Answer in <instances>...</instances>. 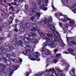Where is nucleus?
<instances>
[{
  "label": "nucleus",
  "instance_id": "nucleus-16",
  "mask_svg": "<svg viewBox=\"0 0 76 76\" xmlns=\"http://www.w3.org/2000/svg\"><path fill=\"white\" fill-rule=\"evenodd\" d=\"M37 31L38 33L39 34L40 36V37H44V36H45V35H44V34L42 32H40L39 31Z\"/></svg>",
  "mask_w": 76,
  "mask_h": 76
},
{
  "label": "nucleus",
  "instance_id": "nucleus-39",
  "mask_svg": "<svg viewBox=\"0 0 76 76\" xmlns=\"http://www.w3.org/2000/svg\"><path fill=\"white\" fill-rule=\"evenodd\" d=\"M29 38L28 37H25L24 41H29Z\"/></svg>",
  "mask_w": 76,
  "mask_h": 76
},
{
  "label": "nucleus",
  "instance_id": "nucleus-32",
  "mask_svg": "<svg viewBox=\"0 0 76 76\" xmlns=\"http://www.w3.org/2000/svg\"><path fill=\"white\" fill-rule=\"evenodd\" d=\"M30 34L31 36H33V37H35L36 36V34L34 33H33L32 32H31L30 33Z\"/></svg>",
  "mask_w": 76,
  "mask_h": 76
},
{
  "label": "nucleus",
  "instance_id": "nucleus-1",
  "mask_svg": "<svg viewBox=\"0 0 76 76\" xmlns=\"http://www.w3.org/2000/svg\"><path fill=\"white\" fill-rule=\"evenodd\" d=\"M34 56L32 57L31 60H36L39 57V56L41 54L40 53H39L38 52H35L34 53Z\"/></svg>",
  "mask_w": 76,
  "mask_h": 76
},
{
  "label": "nucleus",
  "instance_id": "nucleus-5",
  "mask_svg": "<svg viewBox=\"0 0 76 76\" xmlns=\"http://www.w3.org/2000/svg\"><path fill=\"white\" fill-rule=\"evenodd\" d=\"M45 38L46 39V42L43 43V47H45V46L47 47L48 45V43H49V42H50V39L49 38H48L47 37H45Z\"/></svg>",
  "mask_w": 76,
  "mask_h": 76
},
{
  "label": "nucleus",
  "instance_id": "nucleus-55",
  "mask_svg": "<svg viewBox=\"0 0 76 76\" xmlns=\"http://www.w3.org/2000/svg\"><path fill=\"white\" fill-rule=\"evenodd\" d=\"M10 35V34H9L7 37V38H12V37Z\"/></svg>",
  "mask_w": 76,
  "mask_h": 76
},
{
  "label": "nucleus",
  "instance_id": "nucleus-27",
  "mask_svg": "<svg viewBox=\"0 0 76 76\" xmlns=\"http://www.w3.org/2000/svg\"><path fill=\"white\" fill-rule=\"evenodd\" d=\"M69 67H70V65H67V66H66V68L64 69V71H68L69 70Z\"/></svg>",
  "mask_w": 76,
  "mask_h": 76
},
{
  "label": "nucleus",
  "instance_id": "nucleus-61",
  "mask_svg": "<svg viewBox=\"0 0 76 76\" xmlns=\"http://www.w3.org/2000/svg\"><path fill=\"white\" fill-rule=\"evenodd\" d=\"M20 39H21V40H24V37L23 36L21 37H20Z\"/></svg>",
  "mask_w": 76,
  "mask_h": 76
},
{
  "label": "nucleus",
  "instance_id": "nucleus-9",
  "mask_svg": "<svg viewBox=\"0 0 76 76\" xmlns=\"http://www.w3.org/2000/svg\"><path fill=\"white\" fill-rule=\"evenodd\" d=\"M29 10L30 12L35 13V12H37V9L35 8H32L31 9H30Z\"/></svg>",
  "mask_w": 76,
  "mask_h": 76
},
{
  "label": "nucleus",
  "instance_id": "nucleus-59",
  "mask_svg": "<svg viewBox=\"0 0 76 76\" xmlns=\"http://www.w3.org/2000/svg\"><path fill=\"white\" fill-rule=\"evenodd\" d=\"M58 61V60H57V59H55L53 61V62L54 63H56Z\"/></svg>",
  "mask_w": 76,
  "mask_h": 76
},
{
  "label": "nucleus",
  "instance_id": "nucleus-34",
  "mask_svg": "<svg viewBox=\"0 0 76 76\" xmlns=\"http://www.w3.org/2000/svg\"><path fill=\"white\" fill-rule=\"evenodd\" d=\"M69 73L71 75H74L75 72L73 71L70 70L69 72Z\"/></svg>",
  "mask_w": 76,
  "mask_h": 76
},
{
  "label": "nucleus",
  "instance_id": "nucleus-21",
  "mask_svg": "<svg viewBox=\"0 0 76 76\" xmlns=\"http://www.w3.org/2000/svg\"><path fill=\"white\" fill-rule=\"evenodd\" d=\"M6 58H0V62H2L4 63V61H5Z\"/></svg>",
  "mask_w": 76,
  "mask_h": 76
},
{
  "label": "nucleus",
  "instance_id": "nucleus-36",
  "mask_svg": "<svg viewBox=\"0 0 76 76\" xmlns=\"http://www.w3.org/2000/svg\"><path fill=\"white\" fill-rule=\"evenodd\" d=\"M47 35L49 38H51V37H54L53 34H47Z\"/></svg>",
  "mask_w": 76,
  "mask_h": 76
},
{
  "label": "nucleus",
  "instance_id": "nucleus-44",
  "mask_svg": "<svg viewBox=\"0 0 76 76\" xmlns=\"http://www.w3.org/2000/svg\"><path fill=\"white\" fill-rule=\"evenodd\" d=\"M25 6V9L26 10H28V5L27 4H26Z\"/></svg>",
  "mask_w": 76,
  "mask_h": 76
},
{
  "label": "nucleus",
  "instance_id": "nucleus-41",
  "mask_svg": "<svg viewBox=\"0 0 76 76\" xmlns=\"http://www.w3.org/2000/svg\"><path fill=\"white\" fill-rule=\"evenodd\" d=\"M69 23H71V24H73V23H75V21H74V20H72L69 21Z\"/></svg>",
  "mask_w": 76,
  "mask_h": 76
},
{
  "label": "nucleus",
  "instance_id": "nucleus-53",
  "mask_svg": "<svg viewBox=\"0 0 76 76\" xmlns=\"http://www.w3.org/2000/svg\"><path fill=\"white\" fill-rule=\"evenodd\" d=\"M65 26L67 29H68L69 28V24H66L65 25Z\"/></svg>",
  "mask_w": 76,
  "mask_h": 76
},
{
  "label": "nucleus",
  "instance_id": "nucleus-25",
  "mask_svg": "<svg viewBox=\"0 0 76 76\" xmlns=\"http://www.w3.org/2000/svg\"><path fill=\"white\" fill-rule=\"evenodd\" d=\"M24 37H32V38H33V37L32 36L27 34H26L24 35Z\"/></svg>",
  "mask_w": 76,
  "mask_h": 76
},
{
  "label": "nucleus",
  "instance_id": "nucleus-8",
  "mask_svg": "<svg viewBox=\"0 0 76 76\" xmlns=\"http://www.w3.org/2000/svg\"><path fill=\"white\" fill-rule=\"evenodd\" d=\"M26 48L27 49V51L29 52V53H32L34 51V49L32 48H31V47H26Z\"/></svg>",
  "mask_w": 76,
  "mask_h": 76
},
{
  "label": "nucleus",
  "instance_id": "nucleus-7",
  "mask_svg": "<svg viewBox=\"0 0 76 76\" xmlns=\"http://www.w3.org/2000/svg\"><path fill=\"white\" fill-rule=\"evenodd\" d=\"M0 50H1V53L2 54L6 53H7V49L3 48V46H1L0 47Z\"/></svg>",
  "mask_w": 76,
  "mask_h": 76
},
{
  "label": "nucleus",
  "instance_id": "nucleus-43",
  "mask_svg": "<svg viewBox=\"0 0 76 76\" xmlns=\"http://www.w3.org/2000/svg\"><path fill=\"white\" fill-rule=\"evenodd\" d=\"M57 74L56 73L53 72L51 76H57Z\"/></svg>",
  "mask_w": 76,
  "mask_h": 76
},
{
  "label": "nucleus",
  "instance_id": "nucleus-29",
  "mask_svg": "<svg viewBox=\"0 0 76 76\" xmlns=\"http://www.w3.org/2000/svg\"><path fill=\"white\" fill-rule=\"evenodd\" d=\"M32 5L34 7H37V5H36V3L34 2H33L32 3Z\"/></svg>",
  "mask_w": 76,
  "mask_h": 76
},
{
  "label": "nucleus",
  "instance_id": "nucleus-17",
  "mask_svg": "<svg viewBox=\"0 0 76 76\" xmlns=\"http://www.w3.org/2000/svg\"><path fill=\"white\" fill-rule=\"evenodd\" d=\"M59 42L60 43H61V45H62V47H64V45H65V44L63 43V42L62 41V39H61L59 40Z\"/></svg>",
  "mask_w": 76,
  "mask_h": 76
},
{
  "label": "nucleus",
  "instance_id": "nucleus-10",
  "mask_svg": "<svg viewBox=\"0 0 76 76\" xmlns=\"http://www.w3.org/2000/svg\"><path fill=\"white\" fill-rule=\"evenodd\" d=\"M6 68V66L4 64L0 62V70H2L4 68Z\"/></svg>",
  "mask_w": 76,
  "mask_h": 76
},
{
  "label": "nucleus",
  "instance_id": "nucleus-60",
  "mask_svg": "<svg viewBox=\"0 0 76 76\" xmlns=\"http://www.w3.org/2000/svg\"><path fill=\"white\" fill-rule=\"evenodd\" d=\"M63 53H64V54H69V53L66 51L65 52H63Z\"/></svg>",
  "mask_w": 76,
  "mask_h": 76
},
{
  "label": "nucleus",
  "instance_id": "nucleus-26",
  "mask_svg": "<svg viewBox=\"0 0 76 76\" xmlns=\"http://www.w3.org/2000/svg\"><path fill=\"white\" fill-rule=\"evenodd\" d=\"M31 41H33V43H35L37 41V40L36 39L32 38L31 39Z\"/></svg>",
  "mask_w": 76,
  "mask_h": 76
},
{
  "label": "nucleus",
  "instance_id": "nucleus-52",
  "mask_svg": "<svg viewBox=\"0 0 76 76\" xmlns=\"http://www.w3.org/2000/svg\"><path fill=\"white\" fill-rule=\"evenodd\" d=\"M53 34H54V33H53V32L49 31L48 32V34L49 35H53Z\"/></svg>",
  "mask_w": 76,
  "mask_h": 76
},
{
  "label": "nucleus",
  "instance_id": "nucleus-37",
  "mask_svg": "<svg viewBox=\"0 0 76 76\" xmlns=\"http://www.w3.org/2000/svg\"><path fill=\"white\" fill-rule=\"evenodd\" d=\"M8 71L10 72V73H13V70H12V69L11 68H9L8 69Z\"/></svg>",
  "mask_w": 76,
  "mask_h": 76
},
{
  "label": "nucleus",
  "instance_id": "nucleus-12",
  "mask_svg": "<svg viewBox=\"0 0 76 76\" xmlns=\"http://www.w3.org/2000/svg\"><path fill=\"white\" fill-rule=\"evenodd\" d=\"M48 45L50 46L51 48H54L56 47V44L53 42H51L50 44H49Z\"/></svg>",
  "mask_w": 76,
  "mask_h": 76
},
{
  "label": "nucleus",
  "instance_id": "nucleus-38",
  "mask_svg": "<svg viewBox=\"0 0 76 76\" xmlns=\"http://www.w3.org/2000/svg\"><path fill=\"white\" fill-rule=\"evenodd\" d=\"M10 20H11V21L10 23V24H11V23H12V22H13V18H12V16H10Z\"/></svg>",
  "mask_w": 76,
  "mask_h": 76
},
{
  "label": "nucleus",
  "instance_id": "nucleus-51",
  "mask_svg": "<svg viewBox=\"0 0 76 76\" xmlns=\"http://www.w3.org/2000/svg\"><path fill=\"white\" fill-rule=\"evenodd\" d=\"M45 50H46V48H45L44 47H42V51H45Z\"/></svg>",
  "mask_w": 76,
  "mask_h": 76
},
{
  "label": "nucleus",
  "instance_id": "nucleus-45",
  "mask_svg": "<svg viewBox=\"0 0 76 76\" xmlns=\"http://www.w3.org/2000/svg\"><path fill=\"white\" fill-rule=\"evenodd\" d=\"M5 39H6V37H0V41H3V40H4Z\"/></svg>",
  "mask_w": 76,
  "mask_h": 76
},
{
  "label": "nucleus",
  "instance_id": "nucleus-11",
  "mask_svg": "<svg viewBox=\"0 0 76 76\" xmlns=\"http://www.w3.org/2000/svg\"><path fill=\"white\" fill-rule=\"evenodd\" d=\"M67 51L69 52V53L71 54V53H73L75 51V49L73 48H68L67 49Z\"/></svg>",
  "mask_w": 76,
  "mask_h": 76
},
{
  "label": "nucleus",
  "instance_id": "nucleus-64",
  "mask_svg": "<svg viewBox=\"0 0 76 76\" xmlns=\"http://www.w3.org/2000/svg\"><path fill=\"white\" fill-rule=\"evenodd\" d=\"M45 3H48V0H45L44 1Z\"/></svg>",
  "mask_w": 76,
  "mask_h": 76
},
{
  "label": "nucleus",
  "instance_id": "nucleus-31",
  "mask_svg": "<svg viewBox=\"0 0 76 76\" xmlns=\"http://www.w3.org/2000/svg\"><path fill=\"white\" fill-rule=\"evenodd\" d=\"M52 40L53 42H57V39H56L54 37L52 38Z\"/></svg>",
  "mask_w": 76,
  "mask_h": 76
},
{
  "label": "nucleus",
  "instance_id": "nucleus-4",
  "mask_svg": "<svg viewBox=\"0 0 76 76\" xmlns=\"http://www.w3.org/2000/svg\"><path fill=\"white\" fill-rule=\"evenodd\" d=\"M31 27V24L29 23H26L25 25H23L22 28L25 29H27L28 28Z\"/></svg>",
  "mask_w": 76,
  "mask_h": 76
},
{
  "label": "nucleus",
  "instance_id": "nucleus-35",
  "mask_svg": "<svg viewBox=\"0 0 76 76\" xmlns=\"http://www.w3.org/2000/svg\"><path fill=\"white\" fill-rule=\"evenodd\" d=\"M2 26L4 28H6L7 27V24L6 23H4Z\"/></svg>",
  "mask_w": 76,
  "mask_h": 76
},
{
  "label": "nucleus",
  "instance_id": "nucleus-18",
  "mask_svg": "<svg viewBox=\"0 0 76 76\" xmlns=\"http://www.w3.org/2000/svg\"><path fill=\"white\" fill-rule=\"evenodd\" d=\"M13 68L14 69L13 70L15 71V70H16L18 68V66L17 65H12Z\"/></svg>",
  "mask_w": 76,
  "mask_h": 76
},
{
  "label": "nucleus",
  "instance_id": "nucleus-14",
  "mask_svg": "<svg viewBox=\"0 0 76 76\" xmlns=\"http://www.w3.org/2000/svg\"><path fill=\"white\" fill-rule=\"evenodd\" d=\"M17 44H18V45H19V47H20V45L21 46H23V42L22 40H20L18 42Z\"/></svg>",
  "mask_w": 76,
  "mask_h": 76
},
{
  "label": "nucleus",
  "instance_id": "nucleus-48",
  "mask_svg": "<svg viewBox=\"0 0 76 76\" xmlns=\"http://www.w3.org/2000/svg\"><path fill=\"white\" fill-rule=\"evenodd\" d=\"M40 7L41 8H44V7H45V6L44 4V3H43V4H42V5H40Z\"/></svg>",
  "mask_w": 76,
  "mask_h": 76
},
{
  "label": "nucleus",
  "instance_id": "nucleus-33",
  "mask_svg": "<svg viewBox=\"0 0 76 76\" xmlns=\"http://www.w3.org/2000/svg\"><path fill=\"white\" fill-rule=\"evenodd\" d=\"M8 48H10V49H11V51H12V50H13V49H14V48L13 47V46L12 45L8 46Z\"/></svg>",
  "mask_w": 76,
  "mask_h": 76
},
{
  "label": "nucleus",
  "instance_id": "nucleus-30",
  "mask_svg": "<svg viewBox=\"0 0 76 76\" xmlns=\"http://www.w3.org/2000/svg\"><path fill=\"white\" fill-rule=\"evenodd\" d=\"M37 3L39 4V5H42V4H43V3L41 2L40 1L38 0L37 1Z\"/></svg>",
  "mask_w": 76,
  "mask_h": 76
},
{
  "label": "nucleus",
  "instance_id": "nucleus-6",
  "mask_svg": "<svg viewBox=\"0 0 76 76\" xmlns=\"http://www.w3.org/2000/svg\"><path fill=\"white\" fill-rule=\"evenodd\" d=\"M4 63L6 64L7 66H10L12 64L11 62L9 60H8L6 58L5 59V60L4 61Z\"/></svg>",
  "mask_w": 76,
  "mask_h": 76
},
{
  "label": "nucleus",
  "instance_id": "nucleus-57",
  "mask_svg": "<svg viewBox=\"0 0 76 76\" xmlns=\"http://www.w3.org/2000/svg\"><path fill=\"white\" fill-rule=\"evenodd\" d=\"M47 9H48L47 7H44L43 8V10L45 11L47 10Z\"/></svg>",
  "mask_w": 76,
  "mask_h": 76
},
{
  "label": "nucleus",
  "instance_id": "nucleus-63",
  "mask_svg": "<svg viewBox=\"0 0 76 76\" xmlns=\"http://www.w3.org/2000/svg\"><path fill=\"white\" fill-rule=\"evenodd\" d=\"M47 21H48V23H49V22H52V20L49 19V20H47Z\"/></svg>",
  "mask_w": 76,
  "mask_h": 76
},
{
  "label": "nucleus",
  "instance_id": "nucleus-49",
  "mask_svg": "<svg viewBox=\"0 0 76 76\" xmlns=\"http://www.w3.org/2000/svg\"><path fill=\"white\" fill-rule=\"evenodd\" d=\"M45 54L46 55H47V56L50 55V54H51L48 52H46Z\"/></svg>",
  "mask_w": 76,
  "mask_h": 76
},
{
  "label": "nucleus",
  "instance_id": "nucleus-50",
  "mask_svg": "<svg viewBox=\"0 0 76 76\" xmlns=\"http://www.w3.org/2000/svg\"><path fill=\"white\" fill-rule=\"evenodd\" d=\"M61 56V54L59 53V54H58L57 55H56L55 57H56V58L59 57H60Z\"/></svg>",
  "mask_w": 76,
  "mask_h": 76
},
{
  "label": "nucleus",
  "instance_id": "nucleus-3",
  "mask_svg": "<svg viewBox=\"0 0 76 76\" xmlns=\"http://www.w3.org/2000/svg\"><path fill=\"white\" fill-rule=\"evenodd\" d=\"M32 26L33 28V30H31V31L33 32L34 31H40L39 29L38 28V26L37 25L34 23L32 24Z\"/></svg>",
  "mask_w": 76,
  "mask_h": 76
},
{
  "label": "nucleus",
  "instance_id": "nucleus-22",
  "mask_svg": "<svg viewBox=\"0 0 76 76\" xmlns=\"http://www.w3.org/2000/svg\"><path fill=\"white\" fill-rule=\"evenodd\" d=\"M9 60H11L13 62H14L15 63H18V61L15 59H14L12 58H9Z\"/></svg>",
  "mask_w": 76,
  "mask_h": 76
},
{
  "label": "nucleus",
  "instance_id": "nucleus-19",
  "mask_svg": "<svg viewBox=\"0 0 76 76\" xmlns=\"http://www.w3.org/2000/svg\"><path fill=\"white\" fill-rule=\"evenodd\" d=\"M23 54H24V55H28V50L26 49V50H24L23 52Z\"/></svg>",
  "mask_w": 76,
  "mask_h": 76
},
{
  "label": "nucleus",
  "instance_id": "nucleus-47",
  "mask_svg": "<svg viewBox=\"0 0 76 76\" xmlns=\"http://www.w3.org/2000/svg\"><path fill=\"white\" fill-rule=\"evenodd\" d=\"M3 72L4 73H7V70L6 69L4 70L3 71Z\"/></svg>",
  "mask_w": 76,
  "mask_h": 76
},
{
  "label": "nucleus",
  "instance_id": "nucleus-28",
  "mask_svg": "<svg viewBox=\"0 0 76 76\" xmlns=\"http://www.w3.org/2000/svg\"><path fill=\"white\" fill-rule=\"evenodd\" d=\"M73 5H74L73 6V8H74L75 9H76V1H74L73 2Z\"/></svg>",
  "mask_w": 76,
  "mask_h": 76
},
{
  "label": "nucleus",
  "instance_id": "nucleus-40",
  "mask_svg": "<svg viewBox=\"0 0 76 76\" xmlns=\"http://www.w3.org/2000/svg\"><path fill=\"white\" fill-rule=\"evenodd\" d=\"M5 55L6 56V57H11V55L9 53H6Z\"/></svg>",
  "mask_w": 76,
  "mask_h": 76
},
{
  "label": "nucleus",
  "instance_id": "nucleus-24",
  "mask_svg": "<svg viewBox=\"0 0 76 76\" xmlns=\"http://www.w3.org/2000/svg\"><path fill=\"white\" fill-rule=\"evenodd\" d=\"M55 69L56 70V71H57V72H58L62 73H63V70L59 69L58 68H56Z\"/></svg>",
  "mask_w": 76,
  "mask_h": 76
},
{
  "label": "nucleus",
  "instance_id": "nucleus-2",
  "mask_svg": "<svg viewBox=\"0 0 76 76\" xmlns=\"http://www.w3.org/2000/svg\"><path fill=\"white\" fill-rule=\"evenodd\" d=\"M41 16V14L39 13L36 12L35 15L34 16H32L31 17V20H33V19H38Z\"/></svg>",
  "mask_w": 76,
  "mask_h": 76
},
{
  "label": "nucleus",
  "instance_id": "nucleus-15",
  "mask_svg": "<svg viewBox=\"0 0 76 76\" xmlns=\"http://www.w3.org/2000/svg\"><path fill=\"white\" fill-rule=\"evenodd\" d=\"M66 19H67L68 20H72L71 19L69 18L68 17H66V18H64V19H62L60 20H62L63 22H66Z\"/></svg>",
  "mask_w": 76,
  "mask_h": 76
},
{
  "label": "nucleus",
  "instance_id": "nucleus-13",
  "mask_svg": "<svg viewBox=\"0 0 76 76\" xmlns=\"http://www.w3.org/2000/svg\"><path fill=\"white\" fill-rule=\"evenodd\" d=\"M56 72L55 69H54V67H53L52 69H50L49 70H46V72L47 73H49V72Z\"/></svg>",
  "mask_w": 76,
  "mask_h": 76
},
{
  "label": "nucleus",
  "instance_id": "nucleus-46",
  "mask_svg": "<svg viewBox=\"0 0 76 76\" xmlns=\"http://www.w3.org/2000/svg\"><path fill=\"white\" fill-rule=\"evenodd\" d=\"M43 21H44V22H45L46 23L47 22V18H43Z\"/></svg>",
  "mask_w": 76,
  "mask_h": 76
},
{
  "label": "nucleus",
  "instance_id": "nucleus-58",
  "mask_svg": "<svg viewBox=\"0 0 76 76\" xmlns=\"http://www.w3.org/2000/svg\"><path fill=\"white\" fill-rule=\"evenodd\" d=\"M58 51V49H56L54 50L53 51H54V52L55 53H56V52H57V51Z\"/></svg>",
  "mask_w": 76,
  "mask_h": 76
},
{
  "label": "nucleus",
  "instance_id": "nucleus-20",
  "mask_svg": "<svg viewBox=\"0 0 76 76\" xmlns=\"http://www.w3.org/2000/svg\"><path fill=\"white\" fill-rule=\"evenodd\" d=\"M50 28L51 31H54L55 30V26L50 25Z\"/></svg>",
  "mask_w": 76,
  "mask_h": 76
},
{
  "label": "nucleus",
  "instance_id": "nucleus-42",
  "mask_svg": "<svg viewBox=\"0 0 76 76\" xmlns=\"http://www.w3.org/2000/svg\"><path fill=\"white\" fill-rule=\"evenodd\" d=\"M12 44L13 45H14V46L15 47L16 46V47H19V45H18V44L16 43H15L13 44V43H12Z\"/></svg>",
  "mask_w": 76,
  "mask_h": 76
},
{
  "label": "nucleus",
  "instance_id": "nucleus-54",
  "mask_svg": "<svg viewBox=\"0 0 76 76\" xmlns=\"http://www.w3.org/2000/svg\"><path fill=\"white\" fill-rule=\"evenodd\" d=\"M74 45H72V47H73V48H75V47L76 46V45H76V43H75L73 44Z\"/></svg>",
  "mask_w": 76,
  "mask_h": 76
},
{
  "label": "nucleus",
  "instance_id": "nucleus-56",
  "mask_svg": "<svg viewBox=\"0 0 76 76\" xmlns=\"http://www.w3.org/2000/svg\"><path fill=\"white\" fill-rule=\"evenodd\" d=\"M66 39L67 41H69L70 39V37H66Z\"/></svg>",
  "mask_w": 76,
  "mask_h": 76
},
{
  "label": "nucleus",
  "instance_id": "nucleus-23",
  "mask_svg": "<svg viewBox=\"0 0 76 76\" xmlns=\"http://www.w3.org/2000/svg\"><path fill=\"white\" fill-rule=\"evenodd\" d=\"M73 44H75V42H73L72 41L68 42V44L69 45H74Z\"/></svg>",
  "mask_w": 76,
  "mask_h": 76
},
{
  "label": "nucleus",
  "instance_id": "nucleus-62",
  "mask_svg": "<svg viewBox=\"0 0 76 76\" xmlns=\"http://www.w3.org/2000/svg\"><path fill=\"white\" fill-rule=\"evenodd\" d=\"M43 74H44V73L40 72L39 73L38 75H42Z\"/></svg>",
  "mask_w": 76,
  "mask_h": 76
}]
</instances>
